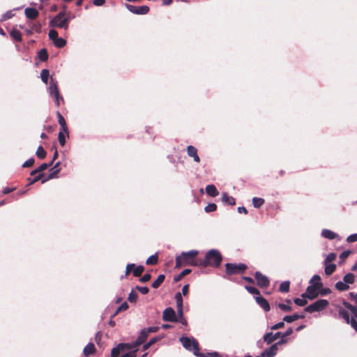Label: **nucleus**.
Instances as JSON below:
<instances>
[{"mask_svg":"<svg viewBox=\"0 0 357 357\" xmlns=\"http://www.w3.org/2000/svg\"><path fill=\"white\" fill-rule=\"evenodd\" d=\"M48 91L50 96L54 98L56 105L57 107L59 106L60 101H63V98L59 93L56 81H55L52 77L51 78Z\"/></svg>","mask_w":357,"mask_h":357,"instance_id":"6","label":"nucleus"},{"mask_svg":"<svg viewBox=\"0 0 357 357\" xmlns=\"http://www.w3.org/2000/svg\"><path fill=\"white\" fill-rule=\"evenodd\" d=\"M199 252L196 250H192L188 252H182L180 255L176 257V267H181L184 266H194L198 265L195 259L198 255Z\"/></svg>","mask_w":357,"mask_h":357,"instance_id":"1","label":"nucleus"},{"mask_svg":"<svg viewBox=\"0 0 357 357\" xmlns=\"http://www.w3.org/2000/svg\"><path fill=\"white\" fill-rule=\"evenodd\" d=\"M281 332H277L275 334L271 332L267 333L264 335V341L267 344H271L276 340L279 337H281Z\"/></svg>","mask_w":357,"mask_h":357,"instance_id":"15","label":"nucleus"},{"mask_svg":"<svg viewBox=\"0 0 357 357\" xmlns=\"http://www.w3.org/2000/svg\"><path fill=\"white\" fill-rule=\"evenodd\" d=\"M43 176V174L42 173H40L36 176H35L33 179L29 178V184H33V183L37 182L42 178Z\"/></svg>","mask_w":357,"mask_h":357,"instance_id":"61","label":"nucleus"},{"mask_svg":"<svg viewBox=\"0 0 357 357\" xmlns=\"http://www.w3.org/2000/svg\"><path fill=\"white\" fill-rule=\"evenodd\" d=\"M137 294L135 292H134V291H132L128 296V300L130 303H135L137 301Z\"/></svg>","mask_w":357,"mask_h":357,"instance_id":"47","label":"nucleus"},{"mask_svg":"<svg viewBox=\"0 0 357 357\" xmlns=\"http://www.w3.org/2000/svg\"><path fill=\"white\" fill-rule=\"evenodd\" d=\"M357 318L351 317L349 319V324L351 327L357 332Z\"/></svg>","mask_w":357,"mask_h":357,"instance_id":"53","label":"nucleus"},{"mask_svg":"<svg viewBox=\"0 0 357 357\" xmlns=\"http://www.w3.org/2000/svg\"><path fill=\"white\" fill-rule=\"evenodd\" d=\"M59 164H60V162H57L54 165V166L52 168V169H51V170H52V171H53V172H52V174H50V175L49 176V177H48V178H47V179H49V178H52V174H58V173L60 172V169L58 168V167H59Z\"/></svg>","mask_w":357,"mask_h":357,"instance_id":"51","label":"nucleus"},{"mask_svg":"<svg viewBox=\"0 0 357 357\" xmlns=\"http://www.w3.org/2000/svg\"><path fill=\"white\" fill-rule=\"evenodd\" d=\"M226 272L229 275H232L243 271L246 268V266L243 264L238 265L234 264H226Z\"/></svg>","mask_w":357,"mask_h":357,"instance_id":"10","label":"nucleus"},{"mask_svg":"<svg viewBox=\"0 0 357 357\" xmlns=\"http://www.w3.org/2000/svg\"><path fill=\"white\" fill-rule=\"evenodd\" d=\"M276 305L278 307H279L281 310L285 312H289L292 310V307L289 305H287L284 303H277Z\"/></svg>","mask_w":357,"mask_h":357,"instance_id":"37","label":"nucleus"},{"mask_svg":"<svg viewBox=\"0 0 357 357\" xmlns=\"http://www.w3.org/2000/svg\"><path fill=\"white\" fill-rule=\"evenodd\" d=\"M255 280L257 285L261 287H267L270 283L268 278L258 271L255 273Z\"/></svg>","mask_w":357,"mask_h":357,"instance_id":"12","label":"nucleus"},{"mask_svg":"<svg viewBox=\"0 0 357 357\" xmlns=\"http://www.w3.org/2000/svg\"><path fill=\"white\" fill-rule=\"evenodd\" d=\"M14 15L12 10L7 11L6 13H4L2 15V20H7L10 18H11Z\"/></svg>","mask_w":357,"mask_h":357,"instance_id":"54","label":"nucleus"},{"mask_svg":"<svg viewBox=\"0 0 357 357\" xmlns=\"http://www.w3.org/2000/svg\"><path fill=\"white\" fill-rule=\"evenodd\" d=\"M69 20H70L69 17H65V18L54 17L50 22V26H54V27H58V28H61V29H64L65 30H66L68 28V23Z\"/></svg>","mask_w":357,"mask_h":357,"instance_id":"9","label":"nucleus"},{"mask_svg":"<svg viewBox=\"0 0 357 357\" xmlns=\"http://www.w3.org/2000/svg\"><path fill=\"white\" fill-rule=\"evenodd\" d=\"M10 36L16 41H21L22 40V35L21 33L16 30L13 29L10 33Z\"/></svg>","mask_w":357,"mask_h":357,"instance_id":"32","label":"nucleus"},{"mask_svg":"<svg viewBox=\"0 0 357 357\" xmlns=\"http://www.w3.org/2000/svg\"><path fill=\"white\" fill-rule=\"evenodd\" d=\"M144 270V268L142 265L136 266L133 270L134 276L139 277L143 273Z\"/></svg>","mask_w":357,"mask_h":357,"instance_id":"40","label":"nucleus"},{"mask_svg":"<svg viewBox=\"0 0 357 357\" xmlns=\"http://www.w3.org/2000/svg\"><path fill=\"white\" fill-rule=\"evenodd\" d=\"M50 76V72L47 69H43L42 70L40 73V78L42 81L47 84L48 82V78Z\"/></svg>","mask_w":357,"mask_h":357,"instance_id":"34","label":"nucleus"},{"mask_svg":"<svg viewBox=\"0 0 357 357\" xmlns=\"http://www.w3.org/2000/svg\"><path fill=\"white\" fill-rule=\"evenodd\" d=\"M34 163V159L33 158H29V160H26L23 165H22V167H31L33 165Z\"/></svg>","mask_w":357,"mask_h":357,"instance_id":"60","label":"nucleus"},{"mask_svg":"<svg viewBox=\"0 0 357 357\" xmlns=\"http://www.w3.org/2000/svg\"><path fill=\"white\" fill-rule=\"evenodd\" d=\"M180 342L185 349L193 351L195 356H199V347L197 341L193 337H181Z\"/></svg>","mask_w":357,"mask_h":357,"instance_id":"4","label":"nucleus"},{"mask_svg":"<svg viewBox=\"0 0 357 357\" xmlns=\"http://www.w3.org/2000/svg\"><path fill=\"white\" fill-rule=\"evenodd\" d=\"M136 289L139 290V291L142 294H146L149 293V289L147 287H139L137 286Z\"/></svg>","mask_w":357,"mask_h":357,"instance_id":"59","label":"nucleus"},{"mask_svg":"<svg viewBox=\"0 0 357 357\" xmlns=\"http://www.w3.org/2000/svg\"><path fill=\"white\" fill-rule=\"evenodd\" d=\"M310 285L306 289V291L302 294L303 298H307L310 300H314L319 296L317 291L323 287L321 277L319 275H314L310 280Z\"/></svg>","mask_w":357,"mask_h":357,"instance_id":"2","label":"nucleus"},{"mask_svg":"<svg viewBox=\"0 0 357 357\" xmlns=\"http://www.w3.org/2000/svg\"><path fill=\"white\" fill-rule=\"evenodd\" d=\"M36 155L38 158L43 159L46 156V151L44 150L43 146H39L36 150Z\"/></svg>","mask_w":357,"mask_h":357,"instance_id":"35","label":"nucleus"},{"mask_svg":"<svg viewBox=\"0 0 357 357\" xmlns=\"http://www.w3.org/2000/svg\"><path fill=\"white\" fill-rule=\"evenodd\" d=\"M94 352H95V346L91 342L87 344L83 350V354L86 357L89 356V355L93 354Z\"/></svg>","mask_w":357,"mask_h":357,"instance_id":"22","label":"nucleus"},{"mask_svg":"<svg viewBox=\"0 0 357 357\" xmlns=\"http://www.w3.org/2000/svg\"><path fill=\"white\" fill-rule=\"evenodd\" d=\"M347 241L348 243H354L357 241V233L349 235L347 238Z\"/></svg>","mask_w":357,"mask_h":357,"instance_id":"55","label":"nucleus"},{"mask_svg":"<svg viewBox=\"0 0 357 357\" xmlns=\"http://www.w3.org/2000/svg\"><path fill=\"white\" fill-rule=\"evenodd\" d=\"M24 13L26 17L31 20L36 19L39 15V12L36 8H26L24 10Z\"/></svg>","mask_w":357,"mask_h":357,"instance_id":"18","label":"nucleus"},{"mask_svg":"<svg viewBox=\"0 0 357 357\" xmlns=\"http://www.w3.org/2000/svg\"><path fill=\"white\" fill-rule=\"evenodd\" d=\"M48 167H50V165H47V163H43L37 168V171H38L40 174L41 172L45 170Z\"/></svg>","mask_w":357,"mask_h":357,"instance_id":"64","label":"nucleus"},{"mask_svg":"<svg viewBox=\"0 0 357 357\" xmlns=\"http://www.w3.org/2000/svg\"><path fill=\"white\" fill-rule=\"evenodd\" d=\"M148 335H149V331H147L146 329H143L141 331L137 339L135 341V345H137V347H139L140 344H142L147 338Z\"/></svg>","mask_w":357,"mask_h":357,"instance_id":"19","label":"nucleus"},{"mask_svg":"<svg viewBox=\"0 0 357 357\" xmlns=\"http://www.w3.org/2000/svg\"><path fill=\"white\" fill-rule=\"evenodd\" d=\"M324 272L326 275H332L336 270V265L332 263H324Z\"/></svg>","mask_w":357,"mask_h":357,"instance_id":"21","label":"nucleus"},{"mask_svg":"<svg viewBox=\"0 0 357 357\" xmlns=\"http://www.w3.org/2000/svg\"><path fill=\"white\" fill-rule=\"evenodd\" d=\"M348 310H349L351 317L357 318V307L354 305H351Z\"/></svg>","mask_w":357,"mask_h":357,"instance_id":"58","label":"nucleus"},{"mask_svg":"<svg viewBox=\"0 0 357 357\" xmlns=\"http://www.w3.org/2000/svg\"><path fill=\"white\" fill-rule=\"evenodd\" d=\"M191 273V270L188 268L184 269L178 275L177 278H175V280L178 281L182 277L189 274Z\"/></svg>","mask_w":357,"mask_h":357,"instance_id":"50","label":"nucleus"},{"mask_svg":"<svg viewBox=\"0 0 357 357\" xmlns=\"http://www.w3.org/2000/svg\"><path fill=\"white\" fill-rule=\"evenodd\" d=\"M278 350V344H273L269 348L264 350L261 354V357H273L275 356Z\"/></svg>","mask_w":357,"mask_h":357,"instance_id":"13","label":"nucleus"},{"mask_svg":"<svg viewBox=\"0 0 357 357\" xmlns=\"http://www.w3.org/2000/svg\"><path fill=\"white\" fill-rule=\"evenodd\" d=\"M305 298H306L303 297L302 298H296L294 299V302L298 306H305L307 303V301Z\"/></svg>","mask_w":357,"mask_h":357,"instance_id":"41","label":"nucleus"},{"mask_svg":"<svg viewBox=\"0 0 357 357\" xmlns=\"http://www.w3.org/2000/svg\"><path fill=\"white\" fill-rule=\"evenodd\" d=\"M245 289L251 294H255V295H257V296H259L260 295L259 291L257 288H255L254 287L245 286Z\"/></svg>","mask_w":357,"mask_h":357,"instance_id":"43","label":"nucleus"},{"mask_svg":"<svg viewBox=\"0 0 357 357\" xmlns=\"http://www.w3.org/2000/svg\"><path fill=\"white\" fill-rule=\"evenodd\" d=\"M331 293V290L328 287H326V288L321 287V288H320V289H319V294H320L321 296H326Z\"/></svg>","mask_w":357,"mask_h":357,"instance_id":"49","label":"nucleus"},{"mask_svg":"<svg viewBox=\"0 0 357 357\" xmlns=\"http://www.w3.org/2000/svg\"><path fill=\"white\" fill-rule=\"evenodd\" d=\"M162 319L165 321H178L176 314L172 307H167L163 311Z\"/></svg>","mask_w":357,"mask_h":357,"instance_id":"11","label":"nucleus"},{"mask_svg":"<svg viewBox=\"0 0 357 357\" xmlns=\"http://www.w3.org/2000/svg\"><path fill=\"white\" fill-rule=\"evenodd\" d=\"M66 136L63 132H59L58 134V139L61 146H63L66 144Z\"/></svg>","mask_w":357,"mask_h":357,"instance_id":"45","label":"nucleus"},{"mask_svg":"<svg viewBox=\"0 0 357 357\" xmlns=\"http://www.w3.org/2000/svg\"><path fill=\"white\" fill-rule=\"evenodd\" d=\"M57 117H58V121L61 127L62 128V130L66 133V135H68V128L66 126V123L65 121V119L63 117V116L58 112L56 113Z\"/></svg>","mask_w":357,"mask_h":357,"instance_id":"23","label":"nucleus"},{"mask_svg":"<svg viewBox=\"0 0 357 357\" xmlns=\"http://www.w3.org/2000/svg\"><path fill=\"white\" fill-rule=\"evenodd\" d=\"M187 153H188V156L192 157L195 162H200V158L197 154V150L195 146H193L192 145L188 146Z\"/></svg>","mask_w":357,"mask_h":357,"instance_id":"16","label":"nucleus"},{"mask_svg":"<svg viewBox=\"0 0 357 357\" xmlns=\"http://www.w3.org/2000/svg\"><path fill=\"white\" fill-rule=\"evenodd\" d=\"M221 261L222 256L220 252L218 250L212 249L206 252L204 260L201 261L199 264L204 267L207 266H215L218 267L220 265Z\"/></svg>","mask_w":357,"mask_h":357,"instance_id":"3","label":"nucleus"},{"mask_svg":"<svg viewBox=\"0 0 357 357\" xmlns=\"http://www.w3.org/2000/svg\"><path fill=\"white\" fill-rule=\"evenodd\" d=\"M222 201L228 205H235L236 201L233 197L229 196L226 192L222 194Z\"/></svg>","mask_w":357,"mask_h":357,"instance_id":"25","label":"nucleus"},{"mask_svg":"<svg viewBox=\"0 0 357 357\" xmlns=\"http://www.w3.org/2000/svg\"><path fill=\"white\" fill-rule=\"evenodd\" d=\"M336 257H337V255H336V254H335V253H334V252L329 253V254L326 256V259H325V260H324V263H331L332 261H333L334 260H335Z\"/></svg>","mask_w":357,"mask_h":357,"instance_id":"42","label":"nucleus"},{"mask_svg":"<svg viewBox=\"0 0 357 357\" xmlns=\"http://www.w3.org/2000/svg\"><path fill=\"white\" fill-rule=\"evenodd\" d=\"M206 192L208 195L213 197H215L218 195V191L214 185H206Z\"/></svg>","mask_w":357,"mask_h":357,"instance_id":"24","label":"nucleus"},{"mask_svg":"<svg viewBox=\"0 0 357 357\" xmlns=\"http://www.w3.org/2000/svg\"><path fill=\"white\" fill-rule=\"evenodd\" d=\"M339 317L344 319L347 324H349V312L342 307H340L338 310Z\"/></svg>","mask_w":357,"mask_h":357,"instance_id":"26","label":"nucleus"},{"mask_svg":"<svg viewBox=\"0 0 357 357\" xmlns=\"http://www.w3.org/2000/svg\"><path fill=\"white\" fill-rule=\"evenodd\" d=\"M255 301L261 307L265 312H268L270 310V305L266 299H265L261 296H257L255 297Z\"/></svg>","mask_w":357,"mask_h":357,"instance_id":"14","label":"nucleus"},{"mask_svg":"<svg viewBox=\"0 0 357 357\" xmlns=\"http://www.w3.org/2000/svg\"><path fill=\"white\" fill-rule=\"evenodd\" d=\"M151 274L146 273L139 279V281L141 282H146L151 279Z\"/></svg>","mask_w":357,"mask_h":357,"instance_id":"62","label":"nucleus"},{"mask_svg":"<svg viewBox=\"0 0 357 357\" xmlns=\"http://www.w3.org/2000/svg\"><path fill=\"white\" fill-rule=\"evenodd\" d=\"M137 350L138 349H135L132 351L123 354L121 357H136V352L137 351Z\"/></svg>","mask_w":357,"mask_h":357,"instance_id":"56","label":"nucleus"},{"mask_svg":"<svg viewBox=\"0 0 357 357\" xmlns=\"http://www.w3.org/2000/svg\"><path fill=\"white\" fill-rule=\"evenodd\" d=\"M329 305V302L326 299H319L311 303L304 308V311L309 313L321 312L325 310Z\"/></svg>","mask_w":357,"mask_h":357,"instance_id":"5","label":"nucleus"},{"mask_svg":"<svg viewBox=\"0 0 357 357\" xmlns=\"http://www.w3.org/2000/svg\"><path fill=\"white\" fill-rule=\"evenodd\" d=\"M125 6L130 13L135 15H146L149 11V7L146 5L135 6L131 4L126 3Z\"/></svg>","mask_w":357,"mask_h":357,"instance_id":"8","label":"nucleus"},{"mask_svg":"<svg viewBox=\"0 0 357 357\" xmlns=\"http://www.w3.org/2000/svg\"><path fill=\"white\" fill-rule=\"evenodd\" d=\"M305 316L303 314H298L297 313H295L291 315H287L283 317V321H286L287 323H291L296 320H298L299 319H303Z\"/></svg>","mask_w":357,"mask_h":357,"instance_id":"20","label":"nucleus"},{"mask_svg":"<svg viewBox=\"0 0 357 357\" xmlns=\"http://www.w3.org/2000/svg\"><path fill=\"white\" fill-rule=\"evenodd\" d=\"M122 344H119L116 347L113 348L111 351L112 357H118L121 352H123Z\"/></svg>","mask_w":357,"mask_h":357,"instance_id":"29","label":"nucleus"},{"mask_svg":"<svg viewBox=\"0 0 357 357\" xmlns=\"http://www.w3.org/2000/svg\"><path fill=\"white\" fill-rule=\"evenodd\" d=\"M157 263H158V257H157L156 254L150 256L146 259V264L147 265H154V264H156Z\"/></svg>","mask_w":357,"mask_h":357,"instance_id":"39","label":"nucleus"},{"mask_svg":"<svg viewBox=\"0 0 357 357\" xmlns=\"http://www.w3.org/2000/svg\"><path fill=\"white\" fill-rule=\"evenodd\" d=\"M343 280L347 284H353L354 282V280H355V276H354V275L353 273H347L343 277Z\"/></svg>","mask_w":357,"mask_h":357,"instance_id":"30","label":"nucleus"},{"mask_svg":"<svg viewBox=\"0 0 357 357\" xmlns=\"http://www.w3.org/2000/svg\"><path fill=\"white\" fill-rule=\"evenodd\" d=\"M289 284L290 282L289 281L282 282L279 287V289L281 292H288L289 291Z\"/></svg>","mask_w":357,"mask_h":357,"instance_id":"36","label":"nucleus"},{"mask_svg":"<svg viewBox=\"0 0 357 357\" xmlns=\"http://www.w3.org/2000/svg\"><path fill=\"white\" fill-rule=\"evenodd\" d=\"M48 36L54 46L58 48H62L66 45V40L63 38L58 37V32L54 29L50 30Z\"/></svg>","mask_w":357,"mask_h":357,"instance_id":"7","label":"nucleus"},{"mask_svg":"<svg viewBox=\"0 0 357 357\" xmlns=\"http://www.w3.org/2000/svg\"><path fill=\"white\" fill-rule=\"evenodd\" d=\"M348 310H349L351 317L357 318V307L354 305H351Z\"/></svg>","mask_w":357,"mask_h":357,"instance_id":"57","label":"nucleus"},{"mask_svg":"<svg viewBox=\"0 0 357 357\" xmlns=\"http://www.w3.org/2000/svg\"><path fill=\"white\" fill-rule=\"evenodd\" d=\"M264 204V199L259 197L252 198V204L255 208H260Z\"/></svg>","mask_w":357,"mask_h":357,"instance_id":"33","label":"nucleus"},{"mask_svg":"<svg viewBox=\"0 0 357 357\" xmlns=\"http://www.w3.org/2000/svg\"><path fill=\"white\" fill-rule=\"evenodd\" d=\"M120 344H122V350H131V349H137V345H135V342L132 343H120Z\"/></svg>","mask_w":357,"mask_h":357,"instance_id":"31","label":"nucleus"},{"mask_svg":"<svg viewBox=\"0 0 357 357\" xmlns=\"http://www.w3.org/2000/svg\"><path fill=\"white\" fill-rule=\"evenodd\" d=\"M165 278V275H163V274L159 275L158 278L153 282V283L151 284L152 287L155 288V289L159 287L160 286V284L164 282Z\"/></svg>","mask_w":357,"mask_h":357,"instance_id":"28","label":"nucleus"},{"mask_svg":"<svg viewBox=\"0 0 357 357\" xmlns=\"http://www.w3.org/2000/svg\"><path fill=\"white\" fill-rule=\"evenodd\" d=\"M335 288L340 291H347V289H349V286L343 280V281H339V282H336Z\"/></svg>","mask_w":357,"mask_h":357,"instance_id":"27","label":"nucleus"},{"mask_svg":"<svg viewBox=\"0 0 357 357\" xmlns=\"http://www.w3.org/2000/svg\"><path fill=\"white\" fill-rule=\"evenodd\" d=\"M38 57L42 61H45L48 59V54L45 49H42L38 52Z\"/></svg>","mask_w":357,"mask_h":357,"instance_id":"38","label":"nucleus"},{"mask_svg":"<svg viewBox=\"0 0 357 357\" xmlns=\"http://www.w3.org/2000/svg\"><path fill=\"white\" fill-rule=\"evenodd\" d=\"M283 326H284V321L274 324L273 326H271V330H278L279 328H282Z\"/></svg>","mask_w":357,"mask_h":357,"instance_id":"63","label":"nucleus"},{"mask_svg":"<svg viewBox=\"0 0 357 357\" xmlns=\"http://www.w3.org/2000/svg\"><path fill=\"white\" fill-rule=\"evenodd\" d=\"M350 254H351L350 250H346V251L342 252L341 253V255H340V258L341 259L340 261V264H342L344 262V259L348 257Z\"/></svg>","mask_w":357,"mask_h":357,"instance_id":"48","label":"nucleus"},{"mask_svg":"<svg viewBox=\"0 0 357 357\" xmlns=\"http://www.w3.org/2000/svg\"><path fill=\"white\" fill-rule=\"evenodd\" d=\"M128 308V305L126 302L123 303L116 310L114 315L118 314L121 310H126Z\"/></svg>","mask_w":357,"mask_h":357,"instance_id":"52","label":"nucleus"},{"mask_svg":"<svg viewBox=\"0 0 357 357\" xmlns=\"http://www.w3.org/2000/svg\"><path fill=\"white\" fill-rule=\"evenodd\" d=\"M175 299H176V307H180V306L183 305V298H182L181 293L177 292L175 294Z\"/></svg>","mask_w":357,"mask_h":357,"instance_id":"44","label":"nucleus"},{"mask_svg":"<svg viewBox=\"0 0 357 357\" xmlns=\"http://www.w3.org/2000/svg\"><path fill=\"white\" fill-rule=\"evenodd\" d=\"M217 208V206L215 204H208L204 208V211L206 213L212 212L215 211Z\"/></svg>","mask_w":357,"mask_h":357,"instance_id":"46","label":"nucleus"},{"mask_svg":"<svg viewBox=\"0 0 357 357\" xmlns=\"http://www.w3.org/2000/svg\"><path fill=\"white\" fill-rule=\"evenodd\" d=\"M321 236L324 238L329 239V240H333L335 238H338V240H340V238H339V236L337 234H336L335 232H334L330 229H324L321 231Z\"/></svg>","mask_w":357,"mask_h":357,"instance_id":"17","label":"nucleus"}]
</instances>
